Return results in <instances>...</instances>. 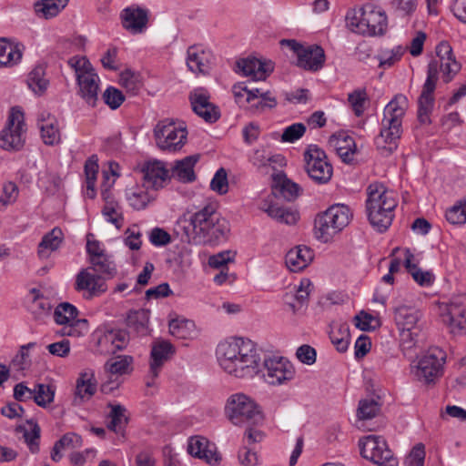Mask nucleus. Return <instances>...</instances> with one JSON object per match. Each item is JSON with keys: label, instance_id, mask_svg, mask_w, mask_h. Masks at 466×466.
I'll return each mask as SVG.
<instances>
[{"label": "nucleus", "instance_id": "62", "mask_svg": "<svg viewBox=\"0 0 466 466\" xmlns=\"http://www.w3.org/2000/svg\"><path fill=\"white\" fill-rule=\"evenodd\" d=\"M425 459V447L422 443L416 444L406 458V466H423Z\"/></svg>", "mask_w": 466, "mask_h": 466}, {"label": "nucleus", "instance_id": "38", "mask_svg": "<svg viewBox=\"0 0 466 466\" xmlns=\"http://www.w3.org/2000/svg\"><path fill=\"white\" fill-rule=\"evenodd\" d=\"M414 256L410 249L405 250L404 265L413 279L420 286H430L433 281V275L430 271H422L416 264L412 263Z\"/></svg>", "mask_w": 466, "mask_h": 466}, {"label": "nucleus", "instance_id": "35", "mask_svg": "<svg viewBox=\"0 0 466 466\" xmlns=\"http://www.w3.org/2000/svg\"><path fill=\"white\" fill-rule=\"evenodd\" d=\"M144 184L135 186L126 189V198L129 205L136 210H141L147 208L148 203L154 198Z\"/></svg>", "mask_w": 466, "mask_h": 466}, {"label": "nucleus", "instance_id": "34", "mask_svg": "<svg viewBox=\"0 0 466 466\" xmlns=\"http://www.w3.org/2000/svg\"><path fill=\"white\" fill-rule=\"evenodd\" d=\"M199 159V155H191L177 161L172 169V176L182 182H192L196 179L194 167Z\"/></svg>", "mask_w": 466, "mask_h": 466}, {"label": "nucleus", "instance_id": "43", "mask_svg": "<svg viewBox=\"0 0 466 466\" xmlns=\"http://www.w3.org/2000/svg\"><path fill=\"white\" fill-rule=\"evenodd\" d=\"M65 7L66 0H58V3H53L48 0H39L35 5V11L37 15L49 19L56 16Z\"/></svg>", "mask_w": 466, "mask_h": 466}, {"label": "nucleus", "instance_id": "33", "mask_svg": "<svg viewBox=\"0 0 466 466\" xmlns=\"http://www.w3.org/2000/svg\"><path fill=\"white\" fill-rule=\"evenodd\" d=\"M24 46L0 38V66H13L22 58Z\"/></svg>", "mask_w": 466, "mask_h": 466}, {"label": "nucleus", "instance_id": "16", "mask_svg": "<svg viewBox=\"0 0 466 466\" xmlns=\"http://www.w3.org/2000/svg\"><path fill=\"white\" fill-rule=\"evenodd\" d=\"M89 269H81L76 274L75 282L76 290L83 292V297L86 299L101 296L107 289L105 279L99 274L91 273Z\"/></svg>", "mask_w": 466, "mask_h": 466}, {"label": "nucleus", "instance_id": "40", "mask_svg": "<svg viewBox=\"0 0 466 466\" xmlns=\"http://www.w3.org/2000/svg\"><path fill=\"white\" fill-rule=\"evenodd\" d=\"M48 84L44 66L38 65L29 73L27 85L35 94L42 95L46 90Z\"/></svg>", "mask_w": 466, "mask_h": 466}, {"label": "nucleus", "instance_id": "28", "mask_svg": "<svg viewBox=\"0 0 466 466\" xmlns=\"http://www.w3.org/2000/svg\"><path fill=\"white\" fill-rule=\"evenodd\" d=\"M43 142L54 146L60 142V131L56 118L48 112H42L37 120Z\"/></svg>", "mask_w": 466, "mask_h": 466}, {"label": "nucleus", "instance_id": "10", "mask_svg": "<svg viewBox=\"0 0 466 466\" xmlns=\"http://www.w3.org/2000/svg\"><path fill=\"white\" fill-rule=\"evenodd\" d=\"M446 353L438 347L430 348L418 360L415 368V377L424 384L435 383L443 373Z\"/></svg>", "mask_w": 466, "mask_h": 466}, {"label": "nucleus", "instance_id": "63", "mask_svg": "<svg viewBox=\"0 0 466 466\" xmlns=\"http://www.w3.org/2000/svg\"><path fill=\"white\" fill-rule=\"evenodd\" d=\"M126 238L124 242L126 246H127L132 250H138L141 248L142 241L141 236L142 234L137 228L136 226L133 228H127L125 232Z\"/></svg>", "mask_w": 466, "mask_h": 466}, {"label": "nucleus", "instance_id": "27", "mask_svg": "<svg viewBox=\"0 0 466 466\" xmlns=\"http://www.w3.org/2000/svg\"><path fill=\"white\" fill-rule=\"evenodd\" d=\"M329 147L332 148L345 163H350L356 152L354 139L346 133H337L329 138Z\"/></svg>", "mask_w": 466, "mask_h": 466}, {"label": "nucleus", "instance_id": "56", "mask_svg": "<svg viewBox=\"0 0 466 466\" xmlns=\"http://www.w3.org/2000/svg\"><path fill=\"white\" fill-rule=\"evenodd\" d=\"M249 162L260 172L268 173L270 159L265 148L254 149L249 156Z\"/></svg>", "mask_w": 466, "mask_h": 466}, {"label": "nucleus", "instance_id": "5", "mask_svg": "<svg viewBox=\"0 0 466 466\" xmlns=\"http://www.w3.org/2000/svg\"><path fill=\"white\" fill-rule=\"evenodd\" d=\"M366 209L368 218L378 231L383 232L391 225L397 207L395 193L382 184H370L367 188Z\"/></svg>", "mask_w": 466, "mask_h": 466}, {"label": "nucleus", "instance_id": "20", "mask_svg": "<svg viewBox=\"0 0 466 466\" xmlns=\"http://www.w3.org/2000/svg\"><path fill=\"white\" fill-rule=\"evenodd\" d=\"M148 15V10L145 8L128 6L120 14L122 26L133 35L141 34L147 26Z\"/></svg>", "mask_w": 466, "mask_h": 466}, {"label": "nucleus", "instance_id": "18", "mask_svg": "<svg viewBox=\"0 0 466 466\" xmlns=\"http://www.w3.org/2000/svg\"><path fill=\"white\" fill-rule=\"evenodd\" d=\"M209 92L203 87L195 88L189 95L193 111L206 122L214 123L219 116L218 108L210 101Z\"/></svg>", "mask_w": 466, "mask_h": 466}, {"label": "nucleus", "instance_id": "51", "mask_svg": "<svg viewBox=\"0 0 466 466\" xmlns=\"http://www.w3.org/2000/svg\"><path fill=\"white\" fill-rule=\"evenodd\" d=\"M420 329L415 330H401L400 332V349L405 356L410 354V350L416 347L419 342Z\"/></svg>", "mask_w": 466, "mask_h": 466}, {"label": "nucleus", "instance_id": "64", "mask_svg": "<svg viewBox=\"0 0 466 466\" xmlns=\"http://www.w3.org/2000/svg\"><path fill=\"white\" fill-rule=\"evenodd\" d=\"M296 356L302 363L312 365L316 362L317 353L313 347L304 344L298 348Z\"/></svg>", "mask_w": 466, "mask_h": 466}, {"label": "nucleus", "instance_id": "41", "mask_svg": "<svg viewBox=\"0 0 466 466\" xmlns=\"http://www.w3.org/2000/svg\"><path fill=\"white\" fill-rule=\"evenodd\" d=\"M96 390V384L93 374H81V377L76 380V399L88 400L95 394Z\"/></svg>", "mask_w": 466, "mask_h": 466}, {"label": "nucleus", "instance_id": "32", "mask_svg": "<svg viewBox=\"0 0 466 466\" xmlns=\"http://www.w3.org/2000/svg\"><path fill=\"white\" fill-rule=\"evenodd\" d=\"M313 258L312 250L306 246L291 248L285 257V263L290 271L298 272L304 269Z\"/></svg>", "mask_w": 466, "mask_h": 466}, {"label": "nucleus", "instance_id": "37", "mask_svg": "<svg viewBox=\"0 0 466 466\" xmlns=\"http://www.w3.org/2000/svg\"><path fill=\"white\" fill-rule=\"evenodd\" d=\"M107 407L110 408L108 418L110 421L107 425L108 430L115 433H123L125 427L128 422V419L126 416V408L121 404H113L109 402Z\"/></svg>", "mask_w": 466, "mask_h": 466}, {"label": "nucleus", "instance_id": "58", "mask_svg": "<svg viewBox=\"0 0 466 466\" xmlns=\"http://www.w3.org/2000/svg\"><path fill=\"white\" fill-rule=\"evenodd\" d=\"M102 97L105 104L113 110L118 108L125 101L123 93L114 86H108L103 93Z\"/></svg>", "mask_w": 466, "mask_h": 466}, {"label": "nucleus", "instance_id": "60", "mask_svg": "<svg viewBox=\"0 0 466 466\" xmlns=\"http://www.w3.org/2000/svg\"><path fill=\"white\" fill-rule=\"evenodd\" d=\"M306 132V127L302 123H295L286 127L281 135L283 142L293 143L299 139Z\"/></svg>", "mask_w": 466, "mask_h": 466}, {"label": "nucleus", "instance_id": "2", "mask_svg": "<svg viewBox=\"0 0 466 466\" xmlns=\"http://www.w3.org/2000/svg\"><path fill=\"white\" fill-rule=\"evenodd\" d=\"M438 58L432 59L428 65L427 78L423 85L418 104V120L420 124H431L430 116L434 106L433 92L438 80L439 68L450 81L461 68L460 64L452 56V48L448 42H441L436 47Z\"/></svg>", "mask_w": 466, "mask_h": 466}, {"label": "nucleus", "instance_id": "49", "mask_svg": "<svg viewBox=\"0 0 466 466\" xmlns=\"http://www.w3.org/2000/svg\"><path fill=\"white\" fill-rule=\"evenodd\" d=\"M405 49L401 46H396L392 49L381 50L378 56L380 67H390L400 59Z\"/></svg>", "mask_w": 466, "mask_h": 466}, {"label": "nucleus", "instance_id": "17", "mask_svg": "<svg viewBox=\"0 0 466 466\" xmlns=\"http://www.w3.org/2000/svg\"><path fill=\"white\" fill-rule=\"evenodd\" d=\"M77 309L68 302L60 303L56 308L54 319L57 324L63 325L60 330L61 335L71 337H78L80 335L77 326L81 323H86V320L77 319Z\"/></svg>", "mask_w": 466, "mask_h": 466}, {"label": "nucleus", "instance_id": "46", "mask_svg": "<svg viewBox=\"0 0 466 466\" xmlns=\"http://www.w3.org/2000/svg\"><path fill=\"white\" fill-rule=\"evenodd\" d=\"M329 338L332 344L339 352L347 350L350 344L349 328L346 325H341L338 330L332 329L329 333Z\"/></svg>", "mask_w": 466, "mask_h": 466}, {"label": "nucleus", "instance_id": "42", "mask_svg": "<svg viewBox=\"0 0 466 466\" xmlns=\"http://www.w3.org/2000/svg\"><path fill=\"white\" fill-rule=\"evenodd\" d=\"M134 359L132 356L124 355L117 356L115 359H112L106 363V369L112 375H124L128 374L132 371Z\"/></svg>", "mask_w": 466, "mask_h": 466}, {"label": "nucleus", "instance_id": "50", "mask_svg": "<svg viewBox=\"0 0 466 466\" xmlns=\"http://www.w3.org/2000/svg\"><path fill=\"white\" fill-rule=\"evenodd\" d=\"M90 263L94 271L97 274H105L113 277L116 274L115 264L107 258L106 255L90 258Z\"/></svg>", "mask_w": 466, "mask_h": 466}, {"label": "nucleus", "instance_id": "45", "mask_svg": "<svg viewBox=\"0 0 466 466\" xmlns=\"http://www.w3.org/2000/svg\"><path fill=\"white\" fill-rule=\"evenodd\" d=\"M55 390L52 386L39 383L35 388L34 401L40 407L46 408L54 401Z\"/></svg>", "mask_w": 466, "mask_h": 466}, {"label": "nucleus", "instance_id": "55", "mask_svg": "<svg viewBox=\"0 0 466 466\" xmlns=\"http://www.w3.org/2000/svg\"><path fill=\"white\" fill-rule=\"evenodd\" d=\"M446 219L453 225L466 223V199L460 201L459 204L446 211Z\"/></svg>", "mask_w": 466, "mask_h": 466}, {"label": "nucleus", "instance_id": "13", "mask_svg": "<svg viewBox=\"0 0 466 466\" xmlns=\"http://www.w3.org/2000/svg\"><path fill=\"white\" fill-rule=\"evenodd\" d=\"M281 46H287L297 56V66L309 71H319L325 63V53L319 46H303L296 40L282 39Z\"/></svg>", "mask_w": 466, "mask_h": 466}, {"label": "nucleus", "instance_id": "44", "mask_svg": "<svg viewBox=\"0 0 466 466\" xmlns=\"http://www.w3.org/2000/svg\"><path fill=\"white\" fill-rule=\"evenodd\" d=\"M149 314L150 311L145 309L130 310L126 319L127 324L137 332L144 331L149 321Z\"/></svg>", "mask_w": 466, "mask_h": 466}, {"label": "nucleus", "instance_id": "19", "mask_svg": "<svg viewBox=\"0 0 466 466\" xmlns=\"http://www.w3.org/2000/svg\"><path fill=\"white\" fill-rule=\"evenodd\" d=\"M187 451L191 456L201 459L212 466L218 465L221 461L215 444L202 436H193L188 439Z\"/></svg>", "mask_w": 466, "mask_h": 466}, {"label": "nucleus", "instance_id": "47", "mask_svg": "<svg viewBox=\"0 0 466 466\" xmlns=\"http://www.w3.org/2000/svg\"><path fill=\"white\" fill-rule=\"evenodd\" d=\"M300 187L279 173V194L288 201H292L299 195Z\"/></svg>", "mask_w": 466, "mask_h": 466}, {"label": "nucleus", "instance_id": "8", "mask_svg": "<svg viewBox=\"0 0 466 466\" xmlns=\"http://www.w3.org/2000/svg\"><path fill=\"white\" fill-rule=\"evenodd\" d=\"M226 414L236 426L250 427L263 421V414L257 403L243 393L231 395L226 404Z\"/></svg>", "mask_w": 466, "mask_h": 466}, {"label": "nucleus", "instance_id": "26", "mask_svg": "<svg viewBox=\"0 0 466 466\" xmlns=\"http://www.w3.org/2000/svg\"><path fill=\"white\" fill-rule=\"evenodd\" d=\"M421 313L414 307L400 305L395 308L394 319L400 330H415L420 329L419 324Z\"/></svg>", "mask_w": 466, "mask_h": 466}, {"label": "nucleus", "instance_id": "23", "mask_svg": "<svg viewBox=\"0 0 466 466\" xmlns=\"http://www.w3.org/2000/svg\"><path fill=\"white\" fill-rule=\"evenodd\" d=\"M237 66L243 76H249L255 81L265 80L274 69L270 60L261 61L256 57L240 59L237 62Z\"/></svg>", "mask_w": 466, "mask_h": 466}, {"label": "nucleus", "instance_id": "14", "mask_svg": "<svg viewBox=\"0 0 466 466\" xmlns=\"http://www.w3.org/2000/svg\"><path fill=\"white\" fill-rule=\"evenodd\" d=\"M24 114L16 108H12L6 127L0 133V147L5 150H19L23 147L25 139Z\"/></svg>", "mask_w": 466, "mask_h": 466}, {"label": "nucleus", "instance_id": "39", "mask_svg": "<svg viewBox=\"0 0 466 466\" xmlns=\"http://www.w3.org/2000/svg\"><path fill=\"white\" fill-rule=\"evenodd\" d=\"M30 426V430H27L25 426L19 425L15 428L17 433H22L25 443L27 444L32 453H37L39 451V439H40V427L36 422L33 420H27Z\"/></svg>", "mask_w": 466, "mask_h": 466}, {"label": "nucleus", "instance_id": "36", "mask_svg": "<svg viewBox=\"0 0 466 466\" xmlns=\"http://www.w3.org/2000/svg\"><path fill=\"white\" fill-rule=\"evenodd\" d=\"M63 232L59 228H54L46 233L38 245V255L42 258H47L51 252L56 250L63 241Z\"/></svg>", "mask_w": 466, "mask_h": 466}, {"label": "nucleus", "instance_id": "11", "mask_svg": "<svg viewBox=\"0 0 466 466\" xmlns=\"http://www.w3.org/2000/svg\"><path fill=\"white\" fill-rule=\"evenodd\" d=\"M187 136L186 127L170 119L159 121L154 128L157 146L163 151L179 150L185 145Z\"/></svg>", "mask_w": 466, "mask_h": 466}, {"label": "nucleus", "instance_id": "52", "mask_svg": "<svg viewBox=\"0 0 466 466\" xmlns=\"http://www.w3.org/2000/svg\"><path fill=\"white\" fill-rule=\"evenodd\" d=\"M68 66L74 69L76 79L80 76H86L95 72L91 63L86 56H73L67 61Z\"/></svg>", "mask_w": 466, "mask_h": 466}, {"label": "nucleus", "instance_id": "53", "mask_svg": "<svg viewBox=\"0 0 466 466\" xmlns=\"http://www.w3.org/2000/svg\"><path fill=\"white\" fill-rule=\"evenodd\" d=\"M120 81L122 86L133 95H136L142 86L140 76L131 70L121 73Z\"/></svg>", "mask_w": 466, "mask_h": 466}, {"label": "nucleus", "instance_id": "31", "mask_svg": "<svg viewBox=\"0 0 466 466\" xmlns=\"http://www.w3.org/2000/svg\"><path fill=\"white\" fill-rule=\"evenodd\" d=\"M77 80L79 95L91 106L96 105L98 99L99 77L96 72L80 76Z\"/></svg>", "mask_w": 466, "mask_h": 466}, {"label": "nucleus", "instance_id": "48", "mask_svg": "<svg viewBox=\"0 0 466 466\" xmlns=\"http://www.w3.org/2000/svg\"><path fill=\"white\" fill-rule=\"evenodd\" d=\"M380 410V405L373 399L361 400L359 403L358 417L360 420H370L377 416Z\"/></svg>", "mask_w": 466, "mask_h": 466}, {"label": "nucleus", "instance_id": "25", "mask_svg": "<svg viewBox=\"0 0 466 466\" xmlns=\"http://www.w3.org/2000/svg\"><path fill=\"white\" fill-rule=\"evenodd\" d=\"M142 172L143 184L147 188H161L168 177V170L165 167L164 163L157 160L147 163Z\"/></svg>", "mask_w": 466, "mask_h": 466}, {"label": "nucleus", "instance_id": "22", "mask_svg": "<svg viewBox=\"0 0 466 466\" xmlns=\"http://www.w3.org/2000/svg\"><path fill=\"white\" fill-rule=\"evenodd\" d=\"M129 334L125 329L105 331L98 339L99 350L103 354H115L124 350L129 342Z\"/></svg>", "mask_w": 466, "mask_h": 466}, {"label": "nucleus", "instance_id": "21", "mask_svg": "<svg viewBox=\"0 0 466 466\" xmlns=\"http://www.w3.org/2000/svg\"><path fill=\"white\" fill-rule=\"evenodd\" d=\"M213 60L211 51L199 46H191L187 51V66L194 74H208Z\"/></svg>", "mask_w": 466, "mask_h": 466}, {"label": "nucleus", "instance_id": "15", "mask_svg": "<svg viewBox=\"0 0 466 466\" xmlns=\"http://www.w3.org/2000/svg\"><path fill=\"white\" fill-rule=\"evenodd\" d=\"M264 380L271 385H279L294 378L295 370L291 362L279 356H268L261 360Z\"/></svg>", "mask_w": 466, "mask_h": 466}, {"label": "nucleus", "instance_id": "61", "mask_svg": "<svg viewBox=\"0 0 466 466\" xmlns=\"http://www.w3.org/2000/svg\"><path fill=\"white\" fill-rule=\"evenodd\" d=\"M210 188L220 195L226 194L228 190L227 172L224 168H219L210 182Z\"/></svg>", "mask_w": 466, "mask_h": 466}, {"label": "nucleus", "instance_id": "12", "mask_svg": "<svg viewBox=\"0 0 466 466\" xmlns=\"http://www.w3.org/2000/svg\"><path fill=\"white\" fill-rule=\"evenodd\" d=\"M360 455L379 466H398L399 461L383 437L369 435L359 442Z\"/></svg>", "mask_w": 466, "mask_h": 466}, {"label": "nucleus", "instance_id": "3", "mask_svg": "<svg viewBox=\"0 0 466 466\" xmlns=\"http://www.w3.org/2000/svg\"><path fill=\"white\" fill-rule=\"evenodd\" d=\"M408 106L407 96L398 94L384 107L380 132L375 138V145L382 156H390L397 149V141L402 133V118Z\"/></svg>", "mask_w": 466, "mask_h": 466}, {"label": "nucleus", "instance_id": "1", "mask_svg": "<svg viewBox=\"0 0 466 466\" xmlns=\"http://www.w3.org/2000/svg\"><path fill=\"white\" fill-rule=\"evenodd\" d=\"M261 354L254 341L243 338L222 342L217 349L220 368L239 379H250L261 371Z\"/></svg>", "mask_w": 466, "mask_h": 466}, {"label": "nucleus", "instance_id": "9", "mask_svg": "<svg viewBox=\"0 0 466 466\" xmlns=\"http://www.w3.org/2000/svg\"><path fill=\"white\" fill-rule=\"evenodd\" d=\"M304 169L309 177L318 185L329 183L333 175V167L324 150L317 145H309L304 152Z\"/></svg>", "mask_w": 466, "mask_h": 466}, {"label": "nucleus", "instance_id": "4", "mask_svg": "<svg viewBox=\"0 0 466 466\" xmlns=\"http://www.w3.org/2000/svg\"><path fill=\"white\" fill-rule=\"evenodd\" d=\"M194 240L198 243L213 245L227 238L229 232L228 221L213 205H207L189 218Z\"/></svg>", "mask_w": 466, "mask_h": 466}, {"label": "nucleus", "instance_id": "7", "mask_svg": "<svg viewBox=\"0 0 466 466\" xmlns=\"http://www.w3.org/2000/svg\"><path fill=\"white\" fill-rule=\"evenodd\" d=\"M352 217L350 209L343 204L333 205L314 219L315 238L327 243L348 224Z\"/></svg>", "mask_w": 466, "mask_h": 466}, {"label": "nucleus", "instance_id": "57", "mask_svg": "<svg viewBox=\"0 0 466 466\" xmlns=\"http://www.w3.org/2000/svg\"><path fill=\"white\" fill-rule=\"evenodd\" d=\"M35 345V343L30 342L21 347L20 351L15 356L11 363L14 370L16 371H23L29 368L31 360L26 350L34 347Z\"/></svg>", "mask_w": 466, "mask_h": 466}, {"label": "nucleus", "instance_id": "6", "mask_svg": "<svg viewBox=\"0 0 466 466\" xmlns=\"http://www.w3.org/2000/svg\"><path fill=\"white\" fill-rule=\"evenodd\" d=\"M345 20L346 26L351 32L363 35H382L387 29L385 12L372 4H367L359 10H349Z\"/></svg>", "mask_w": 466, "mask_h": 466}, {"label": "nucleus", "instance_id": "54", "mask_svg": "<svg viewBox=\"0 0 466 466\" xmlns=\"http://www.w3.org/2000/svg\"><path fill=\"white\" fill-rule=\"evenodd\" d=\"M169 332L177 339H186L189 335V329L193 327L190 320L185 319H174L168 324Z\"/></svg>", "mask_w": 466, "mask_h": 466}, {"label": "nucleus", "instance_id": "24", "mask_svg": "<svg viewBox=\"0 0 466 466\" xmlns=\"http://www.w3.org/2000/svg\"><path fill=\"white\" fill-rule=\"evenodd\" d=\"M443 321L454 335L466 334V306L451 302L447 306Z\"/></svg>", "mask_w": 466, "mask_h": 466}, {"label": "nucleus", "instance_id": "30", "mask_svg": "<svg viewBox=\"0 0 466 466\" xmlns=\"http://www.w3.org/2000/svg\"><path fill=\"white\" fill-rule=\"evenodd\" d=\"M260 208L271 218L286 225H295L299 219V214L296 209L279 206L268 199L263 201Z\"/></svg>", "mask_w": 466, "mask_h": 466}, {"label": "nucleus", "instance_id": "59", "mask_svg": "<svg viewBox=\"0 0 466 466\" xmlns=\"http://www.w3.org/2000/svg\"><path fill=\"white\" fill-rule=\"evenodd\" d=\"M18 196V188L13 182L4 185L3 193L0 196V210L5 209L8 205L13 204Z\"/></svg>", "mask_w": 466, "mask_h": 466}, {"label": "nucleus", "instance_id": "29", "mask_svg": "<svg viewBox=\"0 0 466 466\" xmlns=\"http://www.w3.org/2000/svg\"><path fill=\"white\" fill-rule=\"evenodd\" d=\"M175 353L173 345L166 340L157 341L152 345L150 352V371L158 376L164 363Z\"/></svg>", "mask_w": 466, "mask_h": 466}]
</instances>
